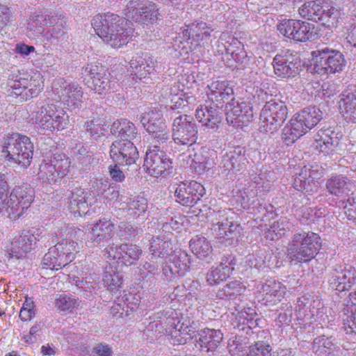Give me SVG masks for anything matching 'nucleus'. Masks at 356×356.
<instances>
[{
	"mask_svg": "<svg viewBox=\"0 0 356 356\" xmlns=\"http://www.w3.org/2000/svg\"><path fill=\"white\" fill-rule=\"evenodd\" d=\"M129 20L126 17L108 12L95 15L92 25L104 42L112 48L119 49L127 45L132 38L134 30L129 26Z\"/></svg>",
	"mask_w": 356,
	"mask_h": 356,
	"instance_id": "1",
	"label": "nucleus"
},
{
	"mask_svg": "<svg viewBox=\"0 0 356 356\" xmlns=\"http://www.w3.org/2000/svg\"><path fill=\"white\" fill-rule=\"evenodd\" d=\"M44 77L39 71L31 72L16 70L9 74L7 91L10 96L27 101L38 95L44 89Z\"/></svg>",
	"mask_w": 356,
	"mask_h": 356,
	"instance_id": "2",
	"label": "nucleus"
},
{
	"mask_svg": "<svg viewBox=\"0 0 356 356\" xmlns=\"http://www.w3.org/2000/svg\"><path fill=\"white\" fill-rule=\"evenodd\" d=\"M2 152L8 161L26 168L33 158V145L29 137L13 133L3 138Z\"/></svg>",
	"mask_w": 356,
	"mask_h": 356,
	"instance_id": "3",
	"label": "nucleus"
},
{
	"mask_svg": "<svg viewBox=\"0 0 356 356\" xmlns=\"http://www.w3.org/2000/svg\"><path fill=\"white\" fill-rule=\"evenodd\" d=\"M321 246L320 236L312 232L294 234L289 246V254L293 260L309 261L313 259Z\"/></svg>",
	"mask_w": 356,
	"mask_h": 356,
	"instance_id": "4",
	"label": "nucleus"
},
{
	"mask_svg": "<svg viewBox=\"0 0 356 356\" xmlns=\"http://www.w3.org/2000/svg\"><path fill=\"white\" fill-rule=\"evenodd\" d=\"M314 70L319 75L335 74L343 70L346 66L343 55L339 51L327 47L312 51Z\"/></svg>",
	"mask_w": 356,
	"mask_h": 356,
	"instance_id": "5",
	"label": "nucleus"
},
{
	"mask_svg": "<svg viewBox=\"0 0 356 356\" xmlns=\"http://www.w3.org/2000/svg\"><path fill=\"white\" fill-rule=\"evenodd\" d=\"M123 13L128 19L146 26L161 19L158 6L154 2L145 0H130Z\"/></svg>",
	"mask_w": 356,
	"mask_h": 356,
	"instance_id": "6",
	"label": "nucleus"
},
{
	"mask_svg": "<svg viewBox=\"0 0 356 356\" xmlns=\"http://www.w3.org/2000/svg\"><path fill=\"white\" fill-rule=\"evenodd\" d=\"M42 232L39 229L23 230L19 236H15L11 242V254L17 258H22L25 254L33 250L37 241L41 242L44 245L50 239L54 243L56 236L52 234H42Z\"/></svg>",
	"mask_w": 356,
	"mask_h": 356,
	"instance_id": "7",
	"label": "nucleus"
},
{
	"mask_svg": "<svg viewBox=\"0 0 356 356\" xmlns=\"http://www.w3.org/2000/svg\"><path fill=\"white\" fill-rule=\"evenodd\" d=\"M199 327V322L187 312L181 318L168 319L165 332L171 337L173 343L184 344L191 339Z\"/></svg>",
	"mask_w": 356,
	"mask_h": 356,
	"instance_id": "8",
	"label": "nucleus"
},
{
	"mask_svg": "<svg viewBox=\"0 0 356 356\" xmlns=\"http://www.w3.org/2000/svg\"><path fill=\"white\" fill-rule=\"evenodd\" d=\"M35 122L43 130L51 131L64 129L70 122L66 112L58 109L54 104H47L38 108Z\"/></svg>",
	"mask_w": 356,
	"mask_h": 356,
	"instance_id": "9",
	"label": "nucleus"
},
{
	"mask_svg": "<svg viewBox=\"0 0 356 356\" xmlns=\"http://www.w3.org/2000/svg\"><path fill=\"white\" fill-rule=\"evenodd\" d=\"M218 47L221 46L224 49H219L222 55V59L229 67L234 66V63L245 67L248 65L250 58L243 49L241 42L228 33H222L218 40Z\"/></svg>",
	"mask_w": 356,
	"mask_h": 356,
	"instance_id": "10",
	"label": "nucleus"
},
{
	"mask_svg": "<svg viewBox=\"0 0 356 356\" xmlns=\"http://www.w3.org/2000/svg\"><path fill=\"white\" fill-rule=\"evenodd\" d=\"M88 86L98 94H106L115 89V81L102 65L88 64L83 70Z\"/></svg>",
	"mask_w": 356,
	"mask_h": 356,
	"instance_id": "11",
	"label": "nucleus"
},
{
	"mask_svg": "<svg viewBox=\"0 0 356 356\" xmlns=\"http://www.w3.org/2000/svg\"><path fill=\"white\" fill-rule=\"evenodd\" d=\"M172 137L178 145L191 146L197 139V127L193 118L188 115L176 117L172 124Z\"/></svg>",
	"mask_w": 356,
	"mask_h": 356,
	"instance_id": "12",
	"label": "nucleus"
},
{
	"mask_svg": "<svg viewBox=\"0 0 356 356\" xmlns=\"http://www.w3.org/2000/svg\"><path fill=\"white\" fill-rule=\"evenodd\" d=\"M287 108L282 101L270 100L266 103L260 113L261 127L266 132L273 133L284 122Z\"/></svg>",
	"mask_w": 356,
	"mask_h": 356,
	"instance_id": "13",
	"label": "nucleus"
},
{
	"mask_svg": "<svg viewBox=\"0 0 356 356\" xmlns=\"http://www.w3.org/2000/svg\"><path fill=\"white\" fill-rule=\"evenodd\" d=\"M52 91L69 108L73 109L81 106L83 92L78 83L58 78L52 83Z\"/></svg>",
	"mask_w": 356,
	"mask_h": 356,
	"instance_id": "14",
	"label": "nucleus"
},
{
	"mask_svg": "<svg viewBox=\"0 0 356 356\" xmlns=\"http://www.w3.org/2000/svg\"><path fill=\"white\" fill-rule=\"evenodd\" d=\"M298 318L308 323L318 322L321 326L327 325L329 323L328 316L325 314V308L320 300H310L302 296L297 302L296 308Z\"/></svg>",
	"mask_w": 356,
	"mask_h": 356,
	"instance_id": "15",
	"label": "nucleus"
},
{
	"mask_svg": "<svg viewBox=\"0 0 356 356\" xmlns=\"http://www.w3.org/2000/svg\"><path fill=\"white\" fill-rule=\"evenodd\" d=\"M33 189L24 186H16L12 191L7 201L6 213L11 220H17L28 209L33 200Z\"/></svg>",
	"mask_w": 356,
	"mask_h": 356,
	"instance_id": "16",
	"label": "nucleus"
},
{
	"mask_svg": "<svg viewBox=\"0 0 356 356\" xmlns=\"http://www.w3.org/2000/svg\"><path fill=\"white\" fill-rule=\"evenodd\" d=\"M140 122L159 143H164L170 139L171 135L161 110L154 108L142 113Z\"/></svg>",
	"mask_w": 356,
	"mask_h": 356,
	"instance_id": "17",
	"label": "nucleus"
},
{
	"mask_svg": "<svg viewBox=\"0 0 356 356\" xmlns=\"http://www.w3.org/2000/svg\"><path fill=\"white\" fill-rule=\"evenodd\" d=\"M211 213V227L213 234L220 242L231 241L240 234L241 227L237 222L230 220L226 216L225 210H218Z\"/></svg>",
	"mask_w": 356,
	"mask_h": 356,
	"instance_id": "18",
	"label": "nucleus"
},
{
	"mask_svg": "<svg viewBox=\"0 0 356 356\" xmlns=\"http://www.w3.org/2000/svg\"><path fill=\"white\" fill-rule=\"evenodd\" d=\"M172 163L166 153L161 150L157 145L153 146L146 152L144 168L152 177L166 176L172 168Z\"/></svg>",
	"mask_w": 356,
	"mask_h": 356,
	"instance_id": "19",
	"label": "nucleus"
},
{
	"mask_svg": "<svg viewBox=\"0 0 356 356\" xmlns=\"http://www.w3.org/2000/svg\"><path fill=\"white\" fill-rule=\"evenodd\" d=\"M324 175V169L318 165H305L295 177L293 187L298 191L307 194L317 191L318 180Z\"/></svg>",
	"mask_w": 356,
	"mask_h": 356,
	"instance_id": "20",
	"label": "nucleus"
},
{
	"mask_svg": "<svg viewBox=\"0 0 356 356\" xmlns=\"http://www.w3.org/2000/svg\"><path fill=\"white\" fill-rule=\"evenodd\" d=\"M226 119L234 127H242L249 123L253 118L250 104L241 99L232 98L225 107Z\"/></svg>",
	"mask_w": 356,
	"mask_h": 356,
	"instance_id": "21",
	"label": "nucleus"
},
{
	"mask_svg": "<svg viewBox=\"0 0 356 356\" xmlns=\"http://www.w3.org/2000/svg\"><path fill=\"white\" fill-rule=\"evenodd\" d=\"M246 161L243 148L239 146L236 147L222 156L218 165L220 173L223 177L232 178L238 172L245 168Z\"/></svg>",
	"mask_w": 356,
	"mask_h": 356,
	"instance_id": "22",
	"label": "nucleus"
},
{
	"mask_svg": "<svg viewBox=\"0 0 356 356\" xmlns=\"http://www.w3.org/2000/svg\"><path fill=\"white\" fill-rule=\"evenodd\" d=\"M188 254L181 250L169 254L163 266V275L168 281H172L178 276L185 274L190 266Z\"/></svg>",
	"mask_w": 356,
	"mask_h": 356,
	"instance_id": "23",
	"label": "nucleus"
},
{
	"mask_svg": "<svg viewBox=\"0 0 356 356\" xmlns=\"http://www.w3.org/2000/svg\"><path fill=\"white\" fill-rule=\"evenodd\" d=\"M110 156L118 165H132L138 160L139 153L133 142L115 140L111 146Z\"/></svg>",
	"mask_w": 356,
	"mask_h": 356,
	"instance_id": "24",
	"label": "nucleus"
},
{
	"mask_svg": "<svg viewBox=\"0 0 356 356\" xmlns=\"http://www.w3.org/2000/svg\"><path fill=\"white\" fill-rule=\"evenodd\" d=\"M329 283L336 291H349L356 283V268L346 264L336 265L329 279Z\"/></svg>",
	"mask_w": 356,
	"mask_h": 356,
	"instance_id": "25",
	"label": "nucleus"
},
{
	"mask_svg": "<svg viewBox=\"0 0 356 356\" xmlns=\"http://www.w3.org/2000/svg\"><path fill=\"white\" fill-rule=\"evenodd\" d=\"M275 73L281 77L294 76L298 73L300 60L297 54L289 50L275 56L273 62Z\"/></svg>",
	"mask_w": 356,
	"mask_h": 356,
	"instance_id": "26",
	"label": "nucleus"
},
{
	"mask_svg": "<svg viewBox=\"0 0 356 356\" xmlns=\"http://www.w3.org/2000/svg\"><path fill=\"white\" fill-rule=\"evenodd\" d=\"M204 193V186L197 182H181L177 185L175 191L176 201L186 207L193 206L197 203Z\"/></svg>",
	"mask_w": 356,
	"mask_h": 356,
	"instance_id": "27",
	"label": "nucleus"
},
{
	"mask_svg": "<svg viewBox=\"0 0 356 356\" xmlns=\"http://www.w3.org/2000/svg\"><path fill=\"white\" fill-rule=\"evenodd\" d=\"M115 224L111 219L100 218L92 227L88 236V243L91 246H99L113 239L115 234Z\"/></svg>",
	"mask_w": 356,
	"mask_h": 356,
	"instance_id": "28",
	"label": "nucleus"
},
{
	"mask_svg": "<svg viewBox=\"0 0 356 356\" xmlns=\"http://www.w3.org/2000/svg\"><path fill=\"white\" fill-rule=\"evenodd\" d=\"M212 31L213 29L207 23L199 22L187 26V29L182 31V34L184 40H192L191 43L193 47L191 49L195 50L197 47L208 44Z\"/></svg>",
	"mask_w": 356,
	"mask_h": 356,
	"instance_id": "29",
	"label": "nucleus"
},
{
	"mask_svg": "<svg viewBox=\"0 0 356 356\" xmlns=\"http://www.w3.org/2000/svg\"><path fill=\"white\" fill-rule=\"evenodd\" d=\"M341 134L333 128L321 129L315 134L314 145L316 149L328 154L337 147L341 138Z\"/></svg>",
	"mask_w": 356,
	"mask_h": 356,
	"instance_id": "30",
	"label": "nucleus"
},
{
	"mask_svg": "<svg viewBox=\"0 0 356 356\" xmlns=\"http://www.w3.org/2000/svg\"><path fill=\"white\" fill-rule=\"evenodd\" d=\"M263 305L273 306L280 302L286 293V287L280 282L267 280L259 290Z\"/></svg>",
	"mask_w": 356,
	"mask_h": 356,
	"instance_id": "31",
	"label": "nucleus"
},
{
	"mask_svg": "<svg viewBox=\"0 0 356 356\" xmlns=\"http://www.w3.org/2000/svg\"><path fill=\"white\" fill-rule=\"evenodd\" d=\"M339 111L348 122H356V84L350 85L341 95Z\"/></svg>",
	"mask_w": 356,
	"mask_h": 356,
	"instance_id": "32",
	"label": "nucleus"
},
{
	"mask_svg": "<svg viewBox=\"0 0 356 356\" xmlns=\"http://www.w3.org/2000/svg\"><path fill=\"white\" fill-rule=\"evenodd\" d=\"M69 209L75 215L83 216L89 212V206L93 199L90 195L79 188H76L70 191L68 195Z\"/></svg>",
	"mask_w": 356,
	"mask_h": 356,
	"instance_id": "33",
	"label": "nucleus"
},
{
	"mask_svg": "<svg viewBox=\"0 0 356 356\" xmlns=\"http://www.w3.org/2000/svg\"><path fill=\"white\" fill-rule=\"evenodd\" d=\"M217 106L200 105L195 111V118L209 129H215L221 122L222 117Z\"/></svg>",
	"mask_w": 356,
	"mask_h": 356,
	"instance_id": "34",
	"label": "nucleus"
},
{
	"mask_svg": "<svg viewBox=\"0 0 356 356\" xmlns=\"http://www.w3.org/2000/svg\"><path fill=\"white\" fill-rule=\"evenodd\" d=\"M209 99L216 104L229 99L234 94L232 86L227 81H214L209 86Z\"/></svg>",
	"mask_w": 356,
	"mask_h": 356,
	"instance_id": "35",
	"label": "nucleus"
},
{
	"mask_svg": "<svg viewBox=\"0 0 356 356\" xmlns=\"http://www.w3.org/2000/svg\"><path fill=\"white\" fill-rule=\"evenodd\" d=\"M120 209L127 212L131 217H138L144 213L147 208L146 199L143 197H134L129 198L121 196L119 199Z\"/></svg>",
	"mask_w": 356,
	"mask_h": 356,
	"instance_id": "36",
	"label": "nucleus"
},
{
	"mask_svg": "<svg viewBox=\"0 0 356 356\" xmlns=\"http://www.w3.org/2000/svg\"><path fill=\"white\" fill-rule=\"evenodd\" d=\"M293 117L302 124L307 132L323 119V112L316 106H309L295 114Z\"/></svg>",
	"mask_w": 356,
	"mask_h": 356,
	"instance_id": "37",
	"label": "nucleus"
},
{
	"mask_svg": "<svg viewBox=\"0 0 356 356\" xmlns=\"http://www.w3.org/2000/svg\"><path fill=\"white\" fill-rule=\"evenodd\" d=\"M190 248L192 252L200 260L209 263L213 260V248L209 241L203 236L197 235L191 238Z\"/></svg>",
	"mask_w": 356,
	"mask_h": 356,
	"instance_id": "38",
	"label": "nucleus"
},
{
	"mask_svg": "<svg viewBox=\"0 0 356 356\" xmlns=\"http://www.w3.org/2000/svg\"><path fill=\"white\" fill-rule=\"evenodd\" d=\"M353 188V185L350 180L342 175L332 177L326 183L327 191L338 197L348 195Z\"/></svg>",
	"mask_w": 356,
	"mask_h": 356,
	"instance_id": "39",
	"label": "nucleus"
},
{
	"mask_svg": "<svg viewBox=\"0 0 356 356\" xmlns=\"http://www.w3.org/2000/svg\"><path fill=\"white\" fill-rule=\"evenodd\" d=\"M103 282L108 291L115 293L122 286V274L117 269L115 266L109 264L105 267L103 274Z\"/></svg>",
	"mask_w": 356,
	"mask_h": 356,
	"instance_id": "40",
	"label": "nucleus"
},
{
	"mask_svg": "<svg viewBox=\"0 0 356 356\" xmlns=\"http://www.w3.org/2000/svg\"><path fill=\"white\" fill-rule=\"evenodd\" d=\"M111 131L120 138L118 140L133 142L137 136L135 125L125 119L114 122L111 127Z\"/></svg>",
	"mask_w": 356,
	"mask_h": 356,
	"instance_id": "41",
	"label": "nucleus"
},
{
	"mask_svg": "<svg viewBox=\"0 0 356 356\" xmlns=\"http://www.w3.org/2000/svg\"><path fill=\"white\" fill-rule=\"evenodd\" d=\"M223 339L220 330L205 328L200 331L199 344L201 348H207V351H214Z\"/></svg>",
	"mask_w": 356,
	"mask_h": 356,
	"instance_id": "42",
	"label": "nucleus"
},
{
	"mask_svg": "<svg viewBox=\"0 0 356 356\" xmlns=\"http://www.w3.org/2000/svg\"><path fill=\"white\" fill-rule=\"evenodd\" d=\"M67 26L66 17L63 15H56L49 17V24L44 33L47 40H58L64 35Z\"/></svg>",
	"mask_w": 356,
	"mask_h": 356,
	"instance_id": "43",
	"label": "nucleus"
},
{
	"mask_svg": "<svg viewBox=\"0 0 356 356\" xmlns=\"http://www.w3.org/2000/svg\"><path fill=\"white\" fill-rule=\"evenodd\" d=\"M234 270V264L232 261L228 262L222 261L216 268H211V269L207 274V282L210 285H214L218 284L220 281H222L228 277L232 270Z\"/></svg>",
	"mask_w": 356,
	"mask_h": 356,
	"instance_id": "44",
	"label": "nucleus"
},
{
	"mask_svg": "<svg viewBox=\"0 0 356 356\" xmlns=\"http://www.w3.org/2000/svg\"><path fill=\"white\" fill-rule=\"evenodd\" d=\"M307 133L302 124L293 117L282 130V139L287 145L293 144L300 136Z\"/></svg>",
	"mask_w": 356,
	"mask_h": 356,
	"instance_id": "45",
	"label": "nucleus"
},
{
	"mask_svg": "<svg viewBox=\"0 0 356 356\" xmlns=\"http://www.w3.org/2000/svg\"><path fill=\"white\" fill-rule=\"evenodd\" d=\"M317 31L314 24L297 20L296 28L292 39L299 42L314 40L317 38Z\"/></svg>",
	"mask_w": 356,
	"mask_h": 356,
	"instance_id": "46",
	"label": "nucleus"
},
{
	"mask_svg": "<svg viewBox=\"0 0 356 356\" xmlns=\"http://www.w3.org/2000/svg\"><path fill=\"white\" fill-rule=\"evenodd\" d=\"M38 175L43 181L57 184L61 178L51 159L44 160L40 165Z\"/></svg>",
	"mask_w": 356,
	"mask_h": 356,
	"instance_id": "47",
	"label": "nucleus"
},
{
	"mask_svg": "<svg viewBox=\"0 0 356 356\" xmlns=\"http://www.w3.org/2000/svg\"><path fill=\"white\" fill-rule=\"evenodd\" d=\"M85 127L86 131L95 140H98L105 136L109 129V125L106 124L104 120L99 117L88 120L86 122Z\"/></svg>",
	"mask_w": 356,
	"mask_h": 356,
	"instance_id": "48",
	"label": "nucleus"
},
{
	"mask_svg": "<svg viewBox=\"0 0 356 356\" xmlns=\"http://www.w3.org/2000/svg\"><path fill=\"white\" fill-rule=\"evenodd\" d=\"M67 265L64 257L58 252V248L54 246L49 249L42 259V266L44 268L51 270H59Z\"/></svg>",
	"mask_w": 356,
	"mask_h": 356,
	"instance_id": "49",
	"label": "nucleus"
},
{
	"mask_svg": "<svg viewBox=\"0 0 356 356\" xmlns=\"http://www.w3.org/2000/svg\"><path fill=\"white\" fill-rule=\"evenodd\" d=\"M51 16L37 15L31 19L29 22L28 33L29 37H36L43 35L49 24V17Z\"/></svg>",
	"mask_w": 356,
	"mask_h": 356,
	"instance_id": "50",
	"label": "nucleus"
},
{
	"mask_svg": "<svg viewBox=\"0 0 356 356\" xmlns=\"http://www.w3.org/2000/svg\"><path fill=\"white\" fill-rule=\"evenodd\" d=\"M245 291V286L238 280H232L227 283L217 293L220 298L234 299Z\"/></svg>",
	"mask_w": 356,
	"mask_h": 356,
	"instance_id": "51",
	"label": "nucleus"
},
{
	"mask_svg": "<svg viewBox=\"0 0 356 356\" xmlns=\"http://www.w3.org/2000/svg\"><path fill=\"white\" fill-rule=\"evenodd\" d=\"M206 153L203 152L183 153L179 155V162L186 166L190 167L199 173V167L202 165L204 159H206Z\"/></svg>",
	"mask_w": 356,
	"mask_h": 356,
	"instance_id": "52",
	"label": "nucleus"
},
{
	"mask_svg": "<svg viewBox=\"0 0 356 356\" xmlns=\"http://www.w3.org/2000/svg\"><path fill=\"white\" fill-rule=\"evenodd\" d=\"M121 262L126 265L130 266L137 260L139 259L142 254V250L137 246L131 243H124L121 244Z\"/></svg>",
	"mask_w": 356,
	"mask_h": 356,
	"instance_id": "53",
	"label": "nucleus"
},
{
	"mask_svg": "<svg viewBox=\"0 0 356 356\" xmlns=\"http://www.w3.org/2000/svg\"><path fill=\"white\" fill-rule=\"evenodd\" d=\"M289 229V222L286 218H280L275 221L265 232V237L273 241L284 236L286 230Z\"/></svg>",
	"mask_w": 356,
	"mask_h": 356,
	"instance_id": "54",
	"label": "nucleus"
},
{
	"mask_svg": "<svg viewBox=\"0 0 356 356\" xmlns=\"http://www.w3.org/2000/svg\"><path fill=\"white\" fill-rule=\"evenodd\" d=\"M171 250V243L168 241H163L160 237H153L150 241L149 250L154 257H163L166 255L169 257Z\"/></svg>",
	"mask_w": 356,
	"mask_h": 356,
	"instance_id": "55",
	"label": "nucleus"
},
{
	"mask_svg": "<svg viewBox=\"0 0 356 356\" xmlns=\"http://www.w3.org/2000/svg\"><path fill=\"white\" fill-rule=\"evenodd\" d=\"M54 248H58V252L65 261L67 265L74 259V252H76L77 244L73 241L63 239L61 242L57 243Z\"/></svg>",
	"mask_w": 356,
	"mask_h": 356,
	"instance_id": "56",
	"label": "nucleus"
},
{
	"mask_svg": "<svg viewBox=\"0 0 356 356\" xmlns=\"http://www.w3.org/2000/svg\"><path fill=\"white\" fill-rule=\"evenodd\" d=\"M232 314L235 316V318L243 325H247L249 328L254 324L252 322L256 312L254 309L251 307L245 308L243 306L234 307V309L232 312Z\"/></svg>",
	"mask_w": 356,
	"mask_h": 356,
	"instance_id": "57",
	"label": "nucleus"
},
{
	"mask_svg": "<svg viewBox=\"0 0 356 356\" xmlns=\"http://www.w3.org/2000/svg\"><path fill=\"white\" fill-rule=\"evenodd\" d=\"M92 187L99 191L104 198L109 201L117 200L119 197V191L115 189V186L108 185L106 180L95 179Z\"/></svg>",
	"mask_w": 356,
	"mask_h": 356,
	"instance_id": "58",
	"label": "nucleus"
},
{
	"mask_svg": "<svg viewBox=\"0 0 356 356\" xmlns=\"http://www.w3.org/2000/svg\"><path fill=\"white\" fill-rule=\"evenodd\" d=\"M79 305V299L71 295H60L55 301L56 308L63 312H72L74 309L77 308Z\"/></svg>",
	"mask_w": 356,
	"mask_h": 356,
	"instance_id": "59",
	"label": "nucleus"
},
{
	"mask_svg": "<svg viewBox=\"0 0 356 356\" xmlns=\"http://www.w3.org/2000/svg\"><path fill=\"white\" fill-rule=\"evenodd\" d=\"M343 328L347 334H356V309L346 307L343 310Z\"/></svg>",
	"mask_w": 356,
	"mask_h": 356,
	"instance_id": "60",
	"label": "nucleus"
},
{
	"mask_svg": "<svg viewBox=\"0 0 356 356\" xmlns=\"http://www.w3.org/2000/svg\"><path fill=\"white\" fill-rule=\"evenodd\" d=\"M334 341L332 337H319L314 339L313 349L318 354L330 353L335 346Z\"/></svg>",
	"mask_w": 356,
	"mask_h": 356,
	"instance_id": "61",
	"label": "nucleus"
},
{
	"mask_svg": "<svg viewBox=\"0 0 356 356\" xmlns=\"http://www.w3.org/2000/svg\"><path fill=\"white\" fill-rule=\"evenodd\" d=\"M72 154L74 159L78 161L83 166H87L94 161L93 154L89 151L87 146L82 144L76 145Z\"/></svg>",
	"mask_w": 356,
	"mask_h": 356,
	"instance_id": "62",
	"label": "nucleus"
},
{
	"mask_svg": "<svg viewBox=\"0 0 356 356\" xmlns=\"http://www.w3.org/2000/svg\"><path fill=\"white\" fill-rule=\"evenodd\" d=\"M62 179L67 175L70 168V160L63 154H56L50 159Z\"/></svg>",
	"mask_w": 356,
	"mask_h": 356,
	"instance_id": "63",
	"label": "nucleus"
},
{
	"mask_svg": "<svg viewBox=\"0 0 356 356\" xmlns=\"http://www.w3.org/2000/svg\"><path fill=\"white\" fill-rule=\"evenodd\" d=\"M322 16V23L328 26H332L337 22L339 16V11L327 2L325 3V11Z\"/></svg>",
	"mask_w": 356,
	"mask_h": 356,
	"instance_id": "64",
	"label": "nucleus"
}]
</instances>
